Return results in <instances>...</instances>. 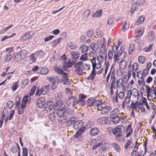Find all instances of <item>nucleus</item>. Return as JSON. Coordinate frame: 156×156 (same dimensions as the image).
<instances>
[{
  "instance_id": "56",
  "label": "nucleus",
  "mask_w": 156,
  "mask_h": 156,
  "mask_svg": "<svg viewBox=\"0 0 156 156\" xmlns=\"http://www.w3.org/2000/svg\"><path fill=\"white\" fill-rule=\"evenodd\" d=\"M100 121L101 122L102 124H108V121L107 117H102L100 118Z\"/></svg>"
},
{
  "instance_id": "48",
  "label": "nucleus",
  "mask_w": 156,
  "mask_h": 156,
  "mask_svg": "<svg viewBox=\"0 0 156 156\" xmlns=\"http://www.w3.org/2000/svg\"><path fill=\"white\" fill-rule=\"evenodd\" d=\"M140 78V79L138 80V83L139 85V86H144L145 84V83L144 81V77L141 76V77Z\"/></svg>"
},
{
  "instance_id": "51",
  "label": "nucleus",
  "mask_w": 156,
  "mask_h": 156,
  "mask_svg": "<svg viewBox=\"0 0 156 156\" xmlns=\"http://www.w3.org/2000/svg\"><path fill=\"white\" fill-rule=\"evenodd\" d=\"M19 81L17 82L13 83L12 86V90L14 91H15L19 87V85H18Z\"/></svg>"
},
{
  "instance_id": "62",
  "label": "nucleus",
  "mask_w": 156,
  "mask_h": 156,
  "mask_svg": "<svg viewBox=\"0 0 156 156\" xmlns=\"http://www.w3.org/2000/svg\"><path fill=\"white\" fill-rule=\"evenodd\" d=\"M86 34L88 37H92L93 35V30L92 29L89 30L87 32Z\"/></svg>"
},
{
  "instance_id": "20",
  "label": "nucleus",
  "mask_w": 156,
  "mask_h": 156,
  "mask_svg": "<svg viewBox=\"0 0 156 156\" xmlns=\"http://www.w3.org/2000/svg\"><path fill=\"white\" fill-rule=\"evenodd\" d=\"M133 133V129L131 127V125H129L126 128V130L125 132H123V134L126 133V136L125 137L127 138L132 134Z\"/></svg>"
},
{
  "instance_id": "42",
  "label": "nucleus",
  "mask_w": 156,
  "mask_h": 156,
  "mask_svg": "<svg viewBox=\"0 0 156 156\" xmlns=\"http://www.w3.org/2000/svg\"><path fill=\"white\" fill-rule=\"evenodd\" d=\"M133 92H132L131 94L134 98L137 97V99H138V97L140 96V94H138V90L136 89H133L132 90Z\"/></svg>"
},
{
  "instance_id": "25",
  "label": "nucleus",
  "mask_w": 156,
  "mask_h": 156,
  "mask_svg": "<svg viewBox=\"0 0 156 156\" xmlns=\"http://www.w3.org/2000/svg\"><path fill=\"white\" fill-rule=\"evenodd\" d=\"M119 63V67L120 69L122 70H123L125 69L127 65L126 61L122 59Z\"/></svg>"
},
{
  "instance_id": "49",
  "label": "nucleus",
  "mask_w": 156,
  "mask_h": 156,
  "mask_svg": "<svg viewBox=\"0 0 156 156\" xmlns=\"http://www.w3.org/2000/svg\"><path fill=\"white\" fill-rule=\"evenodd\" d=\"M113 59V62L114 63H119V58H118V53L114 54Z\"/></svg>"
},
{
  "instance_id": "15",
  "label": "nucleus",
  "mask_w": 156,
  "mask_h": 156,
  "mask_svg": "<svg viewBox=\"0 0 156 156\" xmlns=\"http://www.w3.org/2000/svg\"><path fill=\"white\" fill-rule=\"evenodd\" d=\"M135 2L132 4L131 8V12H134L138 8V6L140 5V3L138 2L139 0H134Z\"/></svg>"
},
{
  "instance_id": "33",
  "label": "nucleus",
  "mask_w": 156,
  "mask_h": 156,
  "mask_svg": "<svg viewBox=\"0 0 156 156\" xmlns=\"http://www.w3.org/2000/svg\"><path fill=\"white\" fill-rule=\"evenodd\" d=\"M75 121V119L73 118H71L67 120L66 122V124L67 126H70L71 124H73Z\"/></svg>"
},
{
  "instance_id": "63",
  "label": "nucleus",
  "mask_w": 156,
  "mask_h": 156,
  "mask_svg": "<svg viewBox=\"0 0 156 156\" xmlns=\"http://www.w3.org/2000/svg\"><path fill=\"white\" fill-rule=\"evenodd\" d=\"M132 142L131 140H129L127 141L126 143L125 144L124 147L126 149L128 148V147L132 144Z\"/></svg>"
},
{
  "instance_id": "19",
  "label": "nucleus",
  "mask_w": 156,
  "mask_h": 156,
  "mask_svg": "<svg viewBox=\"0 0 156 156\" xmlns=\"http://www.w3.org/2000/svg\"><path fill=\"white\" fill-rule=\"evenodd\" d=\"M86 127L84 126L80 127L79 128V130L76 132L74 135V137L76 138H78L80 136L81 134L83 133L86 129Z\"/></svg>"
},
{
  "instance_id": "18",
  "label": "nucleus",
  "mask_w": 156,
  "mask_h": 156,
  "mask_svg": "<svg viewBox=\"0 0 156 156\" xmlns=\"http://www.w3.org/2000/svg\"><path fill=\"white\" fill-rule=\"evenodd\" d=\"M48 79L52 84V86L51 87L52 89L53 90L56 89L57 87L56 84L57 83L55 79V77L53 76V77L49 78Z\"/></svg>"
},
{
  "instance_id": "23",
  "label": "nucleus",
  "mask_w": 156,
  "mask_h": 156,
  "mask_svg": "<svg viewBox=\"0 0 156 156\" xmlns=\"http://www.w3.org/2000/svg\"><path fill=\"white\" fill-rule=\"evenodd\" d=\"M50 85L46 86H43L41 88V94L45 95L47 94L49 91Z\"/></svg>"
},
{
  "instance_id": "45",
  "label": "nucleus",
  "mask_w": 156,
  "mask_h": 156,
  "mask_svg": "<svg viewBox=\"0 0 156 156\" xmlns=\"http://www.w3.org/2000/svg\"><path fill=\"white\" fill-rule=\"evenodd\" d=\"M66 103L68 105H72V106H73V96H70L69 97L68 99L66 102Z\"/></svg>"
},
{
  "instance_id": "58",
  "label": "nucleus",
  "mask_w": 156,
  "mask_h": 156,
  "mask_svg": "<svg viewBox=\"0 0 156 156\" xmlns=\"http://www.w3.org/2000/svg\"><path fill=\"white\" fill-rule=\"evenodd\" d=\"M13 102L11 101H9L7 103V107L9 109L11 108L14 105Z\"/></svg>"
},
{
  "instance_id": "3",
  "label": "nucleus",
  "mask_w": 156,
  "mask_h": 156,
  "mask_svg": "<svg viewBox=\"0 0 156 156\" xmlns=\"http://www.w3.org/2000/svg\"><path fill=\"white\" fill-rule=\"evenodd\" d=\"M96 109L101 111V113L103 115L106 114L110 112L112 109V107L109 105H106L105 104L102 103L100 101Z\"/></svg>"
},
{
  "instance_id": "53",
  "label": "nucleus",
  "mask_w": 156,
  "mask_h": 156,
  "mask_svg": "<svg viewBox=\"0 0 156 156\" xmlns=\"http://www.w3.org/2000/svg\"><path fill=\"white\" fill-rule=\"evenodd\" d=\"M113 147L117 151L119 152L120 151L121 149L120 146L115 143L113 144Z\"/></svg>"
},
{
  "instance_id": "6",
  "label": "nucleus",
  "mask_w": 156,
  "mask_h": 156,
  "mask_svg": "<svg viewBox=\"0 0 156 156\" xmlns=\"http://www.w3.org/2000/svg\"><path fill=\"white\" fill-rule=\"evenodd\" d=\"M112 132L116 137H120L122 134L125 132V127L121 125L117 126L113 129Z\"/></svg>"
},
{
  "instance_id": "41",
  "label": "nucleus",
  "mask_w": 156,
  "mask_h": 156,
  "mask_svg": "<svg viewBox=\"0 0 156 156\" xmlns=\"http://www.w3.org/2000/svg\"><path fill=\"white\" fill-rule=\"evenodd\" d=\"M30 100V96H25L23 98L22 103L26 105L27 103V102H29Z\"/></svg>"
},
{
  "instance_id": "55",
  "label": "nucleus",
  "mask_w": 156,
  "mask_h": 156,
  "mask_svg": "<svg viewBox=\"0 0 156 156\" xmlns=\"http://www.w3.org/2000/svg\"><path fill=\"white\" fill-rule=\"evenodd\" d=\"M114 18L113 17L111 16L109 17L108 19L107 22V23L108 25H110L112 24L114 21Z\"/></svg>"
},
{
  "instance_id": "36",
  "label": "nucleus",
  "mask_w": 156,
  "mask_h": 156,
  "mask_svg": "<svg viewBox=\"0 0 156 156\" xmlns=\"http://www.w3.org/2000/svg\"><path fill=\"white\" fill-rule=\"evenodd\" d=\"M105 44L106 42L99 45H100V51L103 54H104L105 52Z\"/></svg>"
},
{
  "instance_id": "37",
  "label": "nucleus",
  "mask_w": 156,
  "mask_h": 156,
  "mask_svg": "<svg viewBox=\"0 0 156 156\" xmlns=\"http://www.w3.org/2000/svg\"><path fill=\"white\" fill-rule=\"evenodd\" d=\"M91 62L92 63V69L95 70V68H97V65H98V64H97L96 63V58L94 57L91 60Z\"/></svg>"
},
{
  "instance_id": "4",
  "label": "nucleus",
  "mask_w": 156,
  "mask_h": 156,
  "mask_svg": "<svg viewBox=\"0 0 156 156\" xmlns=\"http://www.w3.org/2000/svg\"><path fill=\"white\" fill-rule=\"evenodd\" d=\"M44 99L43 98H40L37 100L36 102V106L38 108H44L45 110L47 112H49L48 108V107L49 106H48L49 102H51V101H48L47 102V103H45L44 102Z\"/></svg>"
},
{
  "instance_id": "47",
  "label": "nucleus",
  "mask_w": 156,
  "mask_h": 156,
  "mask_svg": "<svg viewBox=\"0 0 156 156\" xmlns=\"http://www.w3.org/2000/svg\"><path fill=\"white\" fill-rule=\"evenodd\" d=\"M94 124V122L90 120L87 122L85 126L86 127V128L88 129L93 126Z\"/></svg>"
},
{
  "instance_id": "13",
  "label": "nucleus",
  "mask_w": 156,
  "mask_h": 156,
  "mask_svg": "<svg viewBox=\"0 0 156 156\" xmlns=\"http://www.w3.org/2000/svg\"><path fill=\"white\" fill-rule=\"evenodd\" d=\"M146 88V93H147V97H152L153 95V93L156 89L155 88L151 87V88L148 87L147 85L145 86Z\"/></svg>"
},
{
  "instance_id": "10",
  "label": "nucleus",
  "mask_w": 156,
  "mask_h": 156,
  "mask_svg": "<svg viewBox=\"0 0 156 156\" xmlns=\"http://www.w3.org/2000/svg\"><path fill=\"white\" fill-rule=\"evenodd\" d=\"M100 104V100H96L94 97L90 98L87 101V104L88 106H94L95 108L96 109L99 104Z\"/></svg>"
},
{
  "instance_id": "17",
  "label": "nucleus",
  "mask_w": 156,
  "mask_h": 156,
  "mask_svg": "<svg viewBox=\"0 0 156 156\" xmlns=\"http://www.w3.org/2000/svg\"><path fill=\"white\" fill-rule=\"evenodd\" d=\"M83 125V122L82 121H76L73 124V128L75 130L78 129Z\"/></svg>"
},
{
  "instance_id": "61",
  "label": "nucleus",
  "mask_w": 156,
  "mask_h": 156,
  "mask_svg": "<svg viewBox=\"0 0 156 156\" xmlns=\"http://www.w3.org/2000/svg\"><path fill=\"white\" fill-rule=\"evenodd\" d=\"M129 28V26L127 25V23L125 21L124 26L122 27V30L123 31H126Z\"/></svg>"
},
{
  "instance_id": "50",
  "label": "nucleus",
  "mask_w": 156,
  "mask_h": 156,
  "mask_svg": "<svg viewBox=\"0 0 156 156\" xmlns=\"http://www.w3.org/2000/svg\"><path fill=\"white\" fill-rule=\"evenodd\" d=\"M144 20V18L143 16H141L138 18L135 23V24L139 25L142 23Z\"/></svg>"
},
{
  "instance_id": "7",
  "label": "nucleus",
  "mask_w": 156,
  "mask_h": 156,
  "mask_svg": "<svg viewBox=\"0 0 156 156\" xmlns=\"http://www.w3.org/2000/svg\"><path fill=\"white\" fill-rule=\"evenodd\" d=\"M27 54V51L25 50H22L19 51L15 56V60L16 62H20L24 59Z\"/></svg>"
},
{
  "instance_id": "21",
  "label": "nucleus",
  "mask_w": 156,
  "mask_h": 156,
  "mask_svg": "<svg viewBox=\"0 0 156 156\" xmlns=\"http://www.w3.org/2000/svg\"><path fill=\"white\" fill-rule=\"evenodd\" d=\"M48 72V70L45 67L40 68L38 70V73L42 75H45Z\"/></svg>"
},
{
  "instance_id": "59",
  "label": "nucleus",
  "mask_w": 156,
  "mask_h": 156,
  "mask_svg": "<svg viewBox=\"0 0 156 156\" xmlns=\"http://www.w3.org/2000/svg\"><path fill=\"white\" fill-rule=\"evenodd\" d=\"M113 52L112 51H109L108 52V58L109 60L111 61L113 59Z\"/></svg>"
},
{
  "instance_id": "57",
  "label": "nucleus",
  "mask_w": 156,
  "mask_h": 156,
  "mask_svg": "<svg viewBox=\"0 0 156 156\" xmlns=\"http://www.w3.org/2000/svg\"><path fill=\"white\" fill-rule=\"evenodd\" d=\"M68 45L69 47L71 49H75L77 48V46L73 43L70 42L68 43Z\"/></svg>"
},
{
  "instance_id": "12",
  "label": "nucleus",
  "mask_w": 156,
  "mask_h": 156,
  "mask_svg": "<svg viewBox=\"0 0 156 156\" xmlns=\"http://www.w3.org/2000/svg\"><path fill=\"white\" fill-rule=\"evenodd\" d=\"M34 33L31 31H29L23 34L20 38L21 41L22 42L25 41L29 40L30 38L32 36H33Z\"/></svg>"
},
{
  "instance_id": "54",
  "label": "nucleus",
  "mask_w": 156,
  "mask_h": 156,
  "mask_svg": "<svg viewBox=\"0 0 156 156\" xmlns=\"http://www.w3.org/2000/svg\"><path fill=\"white\" fill-rule=\"evenodd\" d=\"M135 33L137 37H140L143 34V32L141 30L138 29L135 30Z\"/></svg>"
},
{
  "instance_id": "16",
  "label": "nucleus",
  "mask_w": 156,
  "mask_h": 156,
  "mask_svg": "<svg viewBox=\"0 0 156 156\" xmlns=\"http://www.w3.org/2000/svg\"><path fill=\"white\" fill-rule=\"evenodd\" d=\"M99 133V130L97 127H94L91 128L89 131V134L91 136H95Z\"/></svg>"
},
{
  "instance_id": "43",
  "label": "nucleus",
  "mask_w": 156,
  "mask_h": 156,
  "mask_svg": "<svg viewBox=\"0 0 156 156\" xmlns=\"http://www.w3.org/2000/svg\"><path fill=\"white\" fill-rule=\"evenodd\" d=\"M71 54L73 57L72 58L74 59L78 58L80 56L79 53L78 51H72L71 53Z\"/></svg>"
},
{
  "instance_id": "26",
  "label": "nucleus",
  "mask_w": 156,
  "mask_h": 156,
  "mask_svg": "<svg viewBox=\"0 0 156 156\" xmlns=\"http://www.w3.org/2000/svg\"><path fill=\"white\" fill-rule=\"evenodd\" d=\"M124 80L121 78L119 79L116 82V87L119 89H121L123 88L124 86L123 85Z\"/></svg>"
},
{
  "instance_id": "46",
  "label": "nucleus",
  "mask_w": 156,
  "mask_h": 156,
  "mask_svg": "<svg viewBox=\"0 0 156 156\" xmlns=\"http://www.w3.org/2000/svg\"><path fill=\"white\" fill-rule=\"evenodd\" d=\"M52 111V112L50 113L49 115V118L52 121L54 120L56 118V112L55 111L54 112V110H51Z\"/></svg>"
},
{
  "instance_id": "34",
  "label": "nucleus",
  "mask_w": 156,
  "mask_h": 156,
  "mask_svg": "<svg viewBox=\"0 0 156 156\" xmlns=\"http://www.w3.org/2000/svg\"><path fill=\"white\" fill-rule=\"evenodd\" d=\"M75 121V119L73 118H71L67 120L66 122V124L67 126H70L71 124H73Z\"/></svg>"
},
{
  "instance_id": "64",
  "label": "nucleus",
  "mask_w": 156,
  "mask_h": 156,
  "mask_svg": "<svg viewBox=\"0 0 156 156\" xmlns=\"http://www.w3.org/2000/svg\"><path fill=\"white\" fill-rule=\"evenodd\" d=\"M12 58V56L10 54H8L6 56L5 60L6 62H9Z\"/></svg>"
},
{
  "instance_id": "60",
  "label": "nucleus",
  "mask_w": 156,
  "mask_h": 156,
  "mask_svg": "<svg viewBox=\"0 0 156 156\" xmlns=\"http://www.w3.org/2000/svg\"><path fill=\"white\" fill-rule=\"evenodd\" d=\"M87 54H84L82 55L80 58V59L81 61H85L87 60L88 58Z\"/></svg>"
},
{
  "instance_id": "11",
  "label": "nucleus",
  "mask_w": 156,
  "mask_h": 156,
  "mask_svg": "<svg viewBox=\"0 0 156 156\" xmlns=\"http://www.w3.org/2000/svg\"><path fill=\"white\" fill-rule=\"evenodd\" d=\"M74 64L75 63L73 60H70L68 61V63L64 62L62 66H61L63 70L69 73V71L68 70V68L72 67Z\"/></svg>"
},
{
  "instance_id": "29",
  "label": "nucleus",
  "mask_w": 156,
  "mask_h": 156,
  "mask_svg": "<svg viewBox=\"0 0 156 156\" xmlns=\"http://www.w3.org/2000/svg\"><path fill=\"white\" fill-rule=\"evenodd\" d=\"M96 74V72L95 70L92 69V72L90 75L87 77L88 80H93Z\"/></svg>"
},
{
  "instance_id": "14",
  "label": "nucleus",
  "mask_w": 156,
  "mask_h": 156,
  "mask_svg": "<svg viewBox=\"0 0 156 156\" xmlns=\"http://www.w3.org/2000/svg\"><path fill=\"white\" fill-rule=\"evenodd\" d=\"M86 98V96L83 94H80L79 95V105L82 107L86 103L85 99Z\"/></svg>"
},
{
  "instance_id": "22",
  "label": "nucleus",
  "mask_w": 156,
  "mask_h": 156,
  "mask_svg": "<svg viewBox=\"0 0 156 156\" xmlns=\"http://www.w3.org/2000/svg\"><path fill=\"white\" fill-rule=\"evenodd\" d=\"M131 94L132 92L130 90H129L128 91L127 95L125 97L123 101L126 104L128 105L129 103Z\"/></svg>"
},
{
  "instance_id": "32",
  "label": "nucleus",
  "mask_w": 156,
  "mask_h": 156,
  "mask_svg": "<svg viewBox=\"0 0 156 156\" xmlns=\"http://www.w3.org/2000/svg\"><path fill=\"white\" fill-rule=\"evenodd\" d=\"M139 105L137 104V101H136L135 103L132 101L131 103L130 108L132 110H134L139 108Z\"/></svg>"
},
{
  "instance_id": "2",
  "label": "nucleus",
  "mask_w": 156,
  "mask_h": 156,
  "mask_svg": "<svg viewBox=\"0 0 156 156\" xmlns=\"http://www.w3.org/2000/svg\"><path fill=\"white\" fill-rule=\"evenodd\" d=\"M119 115H121L118 108L114 109L111 112L110 118L112 119V122L114 124H116L119 122L121 117Z\"/></svg>"
},
{
  "instance_id": "39",
  "label": "nucleus",
  "mask_w": 156,
  "mask_h": 156,
  "mask_svg": "<svg viewBox=\"0 0 156 156\" xmlns=\"http://www.w3.org/2000/svg\"><path fill=\"white\" fill-rule=\"evenodd\" d=\"M26 106L25 104L21 103L20 107L18 108V113L19 114H21L23 113Z\"/></svg>"
},
{
  "instance_id": "52",
  "label": "nucleus",
  "mask_w": 156,
  "mask_h": 156,
  "mask_svg": "<svg viewBox=\"0 0 156 156\" xmlns=\"http://www.w3.org/2000/svg\"><path fill=\"white\" fill-rule=\"evenodd\" d=\"M73 107H74L77 105H78V106H80V105H79V100L76 97L73 96Z\"/></svg>"
},
{
  "instance_id": "5",
  "label": "nucleus",
  "mask_w": 156,
  "mask_h": 156,
  "mask_svg": "<svg viewBox=\"0 0 156 156\" xmlns=\"http://www.w3.org/2000/svg\"><path fill=\"white\" fill-rule=\"evenodd\" d=\"M109 145L108 143H104L103 144L102 142H98V144H96L93 146L92 149L95 150L98 148V151L99 152H102L104 151H106L109 148Z\"/></svg>"
},
{
  "instance_id": "27",
  "label": "nucleus",
  "mask_w": 156,
  "mask_h": 156,
  "mask_svg": "<svg viewBox=\"0 0 156 156\" xmlns=\"http://www.w3.org/2000/svg\"><path fill=\"white\" fill-rule=\"evenodd\" d=\"M139 144H138L137 142L135 143V144L133 150L131 153V155L132 156H137L138 155L137 154V152L138 149V147L139 146Z\"/></svg>"
},
{
  "instance_id": "35",
  "label": "nucleus",
  "mask_w": 156,
  "mask_h": 156,
  "mask_svg": "<svg viewBox=\"0 0 156 156\" xmlns=\"http://www.w3.org/2000/svg\"><path fill=\"white\" fill-rule=\"evenodd\" d=\"M102 10L100 9L95 12L92 15L93 17H99L102 15Z\"/></svg>"
},
{
  "instance_id": "38",
  "label": "nucleus",
  "mask_w": 156,
  "mask_h": 156,
  "mask_svg": "<svg viewBox=\"0 0 156 156\" xmlns=\"http://www.w3.org/2000/svg\"><path fill=\"white\" fill-rule=\"evenodd\" d=\"M75 71L76 74L78 75H83L82 69L80 66L75 67Z\"/></svg>"
},
{
  "instance_id": "24",
  "label": "nucleus",
  "mask_w": 156,
  "mask_h": 156,
  "mask_svg": "<svg viewBox=\"0 0 156 156\" xmlns=\"http://www.w3.org/2000/svg\"><path fill=\"white\" fill-rule=\"evenodd\" d=\"M97 60L98 62V66H97V69H98L101 68V63L104 61V58L103 56L99 54L97 57Z\"/></svg>"
},
{
  "instance_id": "28",
  "label": "nucleus",
  "mask_w": 156,
  "mask_h": 156,
  "mask_svg": "<svg viewBox=\"0 0 156 156\" xmlns=\"http://www.w3.org/2000/svg\"><path fill=\"white\" fill-rule=\"evenodd\" d=\"M113 72L112 73V75L111 76V86L110 87H112L115 88V83H116V80L115 77L114 76H112Z\"/></svg>"
},
{
  "instance_id": "1",
  "label": "nucleus",
  "mask_w": 156,
  "mask_h": 156,
  "mask_svg": "<svg viewBox=\"0 0 156 156\" xmlns=\"http://www.w3.org/2000/svg\"><path fill=\"white\" fill-rule=\"evenodd\" d=\"M48 108L49 112L54 110L56 112V114L58 118H62L63 120H66L68 118L66 115V109L62 101H56L54 105L52 102H49Z\"/></svg>"
},
{
  "instance_id": "40",
  "label": "nucleus",
  "mask_w": 156,
  "mask_h": 156,
  "mask_svg": "<svg viewBox=\"0 0 156 156\" xmlns=\"http://www.w3.org/2000/svg\"><path fill=\"white\" fill-rule=\"evenodd\" d=\"M79 49L82 53H84L87 51L88 48L87 46L83 44L80 46Z\"/></svg>"
},
{
  "instance_id": "8",
  "label": "nucleus",
  "mask_w": 156,
  "mask_h": 156,
  "mask_svg": "<svg viewBox=\"0 0 156 156\" xmlns=\"http://www.w3.org/2000/svg\"><path fill=\"white\" fill-rule=\"evenodd\" d=\"M55 71L58 74L62 75V79L61 80H60V82H61L63 83V81H64V82H67V81H68V79H67V73L64 72L65 71L63 70L61 66H60L58 68L55 69Z\"/></svg>"
},
{
  "instance_id": "9",
  "label": "nucleus",
  "mask_w": 156,
  "mask_h": 156,
  "mask_svg": "<svg viewBox=\"0 0 156 156\" xmlns=\"http://www.w3.org/2000/svg\"><path fill=\"white\" fill-rule=\"evenodd\" d=\"M55 71L58 74L62 75V79L61 80H60V82H61L63 83V81H64V82H67V81H68V79H67V73L64 72L65 71L63 70L61 66H60L58 68L55 69Z\"/></svg>"
},
{
  "instance_id": "31",
  "label": "nucleus",
  "mask_w": 156,
  "mask_h": 156,
  "mask_svg": "<svg viewBox=\"0 0 156 156\" xmlns=\"http://www.w3.org/2000/svg\"><path fill=\"white\" fill-rule=\"evenodd\" d=\"M148 40L149 41H152L154 40L155 35L153 31H150L148 34Z\"/></svg>"
},
{
  "instance_id": "44",
  "label": "nucleus",
  "mask_w": 156,
  "mask_h": 156,
  "mask_svg": "<svg viewBox=\"0 0 156 156\" xmlns=\"http://www.w3.org/2000/svg\"><path fill=\"white\" fill-rule=\"evenodd\" d=\"M134 49V44L133 43H131L129 50V54H132Z\"/></svg>"
},
{
  "instance_id": "30",
  "label": "nucleus",
  "mask_w": 156,
  "mask_h": 156,
  "mask_svg": "<svg viewBox=\"0 0 156 156\" xmlns=\"http://www.w3.org/2000/svg\"><path fill=\"white\" fill-rule=\"evenodd\" d=\"M90 47L92 50L96 52L99 48V46L98 44L95 43H92L90 45Z\"/></svg>"
}]
</instances>
